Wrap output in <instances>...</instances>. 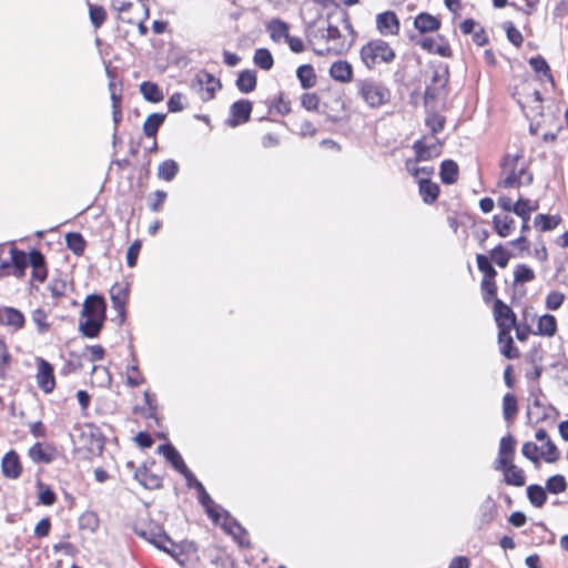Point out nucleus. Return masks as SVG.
Masks as SVG:
<instances>
[{
  "label": "nucleus",
  "mask_w": 568,
  "mask_h": 568,
  "mask_svg": "<svg viewBox=\"0 0 568 568\" xmlns=\"http://www.w3.org/2000/svg\"><path fill=\"white\" fill-rule=\"evenodd\" d=\"M413 149L416 152V162L432 160L442 152V146L437 139L429 144H426L423 140H418L414 143Z\"/></svg>",
  "instance_id": "4468645a"
},
{
  "label": "nucleus",
  "mask_w": 568,
  "mask_h": 568,
  "mask_svg": "<svg viewBox=\"0 0 568 568\" xmlns=\"http://www.w3.org/2000/svg\"><path fill=\"white\" fill-rule=\"evenodd\" d=\"M527 497L532 506L540 508L547 500L546 488L539 485H530L527 487Z\"/></svg>",
  "instance_id": "4c0bfd02"
},
{
  "label": "nucleus",
  "mask_w": 568,
  "mask_h": 568,
  "mask_svg": "<svg viewBox=\"0 0 568 568\" xmlns=\"http://www.w3.org/2000/svg\"><path fill=\"white\" fill-rule=\"evenodd\" d=\"M496 470H501L504 480L509 486L523 487L526 484V475L523 468L510 462L505 465H494Z\"/></svg>",
  "instance_id": "1a4fd4ad"
},
{
  "label": "nucleus",
  "mask_w": 568,
  "mask_h": 568,
  "mask_svg": "<svg viewBox=\"0 0 568 568\" xmlns=\"http://www.w3.org/2000/svg\"><path fill=\"white\" fill-rule=\"evenodd\" d=\"M237 89L243 93H250L256 88V72L253 70L241 71L236 80Z\"/></svg>",
  "instance_id": "c756f323"
},
{
  "label": "nucleus",
  "mask_w": 568,
  "mask_h": 568,
  "mask_svg": "<svg viewBox=\"0 0 568 568\" xmlns=\"http://www.w3.org/2000/svg\"><path fill=\"white\" fill-rule=\"evenodd\" d=\"M417 43L420 45V48H423L429 53H436L439 54L440 57L450 55V48L447 41H445V39L440 36L436 38L425 37L420 39Z\"/></svg>",
  "instance_id": "2eb2a0df"
},
{
  "label": "nucleus",
  "mask_w": 568,
  "mask_h": 568,
  "mask_svg": "<svg viewBox=\"0 0 568 568\" xmlns=\"http://www.w3.org/2000/svg\"><path fill=\"white\" fill-rule=\"evenodd\" d=\"M535 437L538 442L542 443V446L539 447L541 450V457L546 463L552 464L559 459V450L555 443L550 439L548 433L540 428L536 432Z\"/></svg>",
  "instance_id": "f8f14e48"
},
{
  "label": "nucleus",
  "mask_w": 568,
  "mask_h": 568,
  "mask_svg": "<svg viewBox=\"0 0 568 568\" xmlns=\"http://www.w3.org/2000/svg\"><path fill=\"white\" fill-rule=\"evenodd\" d=\"M503 410L505 419H511L517 413V400L516 397L507 393L503 398Z\"/></svg>",
  "instance_id": "3c124183"
},
{
  "label": "nucleus",
  "mask_w": 568,
  "mask_h": 568,
  "mask_svg": "<svg viewBox=\"0 0 568 568\" xmlns=\"http://www.w3.org/2000/svg\"><path fill=\"white\" fill-rule=\"evenodd\" d=\"M253 62L256 67L262 70L268 71L274 65V59L268 49L258 48L255 50L253 55Z\"/></svg>",
  "instance_id": "f704fd0d"
},
{
  "label": "nucleus",
  "mask_w": 568,
  "mask_h": 568,
  "mask_svg": "<svg viewBox=\"0 0 568 568\" xmlns=\"http://www.w3.org/2000/svg\"><path fill=\"white\" fill-rule=\"evenodd\" d=\"M458 165L453 160H445L440 165V179L445 184H453L457 181Z\"/></svg>",
  "instance_id": "72a5a7b5"
},
{
  "label": "nucleus",
  "mask_w": 568,
  "mask_h": 568,
  "mask_svg": "<svg viewBox=\"0 0 568 568\" xmlns=\"http://www.w3.org/2000/svg\"><path fill=\"white\" fill-rule=\"evenodd\" d=\"M478 270L483 273V280L495 278L497 275L496 270L489 262L488 257L484 254H477L476 256Z\"/></svg>",
  "instance_id": "49530a36"
},
{
  "label": "nucleus",
  "mask_w": 568,
  "mask_h": 568,
  "mask_svg": "<svg viewBox=\"0 0 568 568\" xmlns=\"http://www.w3.org/2000/svg\"><path fill=\"white\" fill-rule=\"evenodd\" d=\"M494 316L499 331H501V328H505V331H511L516 325L515 313L499 298H495Z\"/></svg>",
  "instance_id": "6e6552de"
},
{
  "label": "nucleus",
  "mask_w": 568,
  "mask_h": 568,
  "mask_svg": "<svg viewBox=\"0 0 568 568\" xmlns=\"http://www.w3.org/2000/svg\"><path fill=\"white\" fill-rule=\"evenodd\" d=\"M326 40L334 43V49L342 50L345 48V43L342 40L341 31L335 26H328L326 30Z\"/></svg>",
  "instance_id": "5fc2aeb1"
},
{
  "label": "nucleus",
  "mask_w": 568,
  "mask_h": 568,
  "mask_svg": "<svg viewBox=\"0 0 568 568\" xmlns=\"http://www.w3.org/2000/svg\"><path fill=\"white\" fill-rule=\"evenodd\" d=\"M529 65L532 68V70L536 73H541L547 80H549L551 83H554V79L550 73L549 64L542 57L538 55V57L530 58Z\"/></svg>",
  "instance_id": "37998d69"
},
{
  "label": "nucleus",
  "mask_w": 568,
  "mask_h": 568,
  "mask_svg": "<svg viewBox=\"0 0 568 568\" xmlns=\"http://www.w3.org/2000/svg\"><path fill=\"white\" fill-rule=\"evenodd\" d=\"M557 331V321L554 315L545 314L538 320V333L544 336H552Z\"/></svg>",
  "instance_id": "58836bf2"
},
{
  "label": "nucleus",
  "mask_w": 568,
  "mask_h": 568,
  "mask_svg": "<svg viewBox=\"0 0 568 568\" xmlns=\"http://www.w3.org/2000/svg\"><path fill=\"white\" fill-rule=\"evenodd\" d=\"M523 155L507 154L501 160V174L504 179L499 181L501 187H520L530 185L532 182V174L527 171L524 164L519 165Z\"/></svg>",
  "instance_id": "f257e3e1"
},
{
  "label": "nucleus",
  "mask_w": 568,
  "mask_h": 568,
  "mask_svg": "<svg viewBox=\"0 0 568 568\" xmlns=\"http://www.w3.org/2000/svg\"><path fill=\"white\" fill-rule=\"evenodd\" d=\"M358 94L371 108H378L387 103L390 99L389 90L372 80L357 81Z\"/></svg>",
  "instance_id": "20e7f679"
},
{
  "label": "nucleus",
  "mask_w": 568,
  "mask_h": 568,
  "mask_svg": "<svg viewBox=\"0 0 568 568\" xmlns=\"http://www.w3.org/2000/svg\"><path fill=\"white\" fill-rule=\"evenodd\" d=\"M135 479L148 489H156L162 485V478L148 471L146 469H138L134 474Z\"/></svg>",
  "instance_id": "7c9ffc66"
},
{
  "label": "nucleus",
  "mask_w": 568,
  "mask_h": 568,
  "mask_svg": "<svg viewBox=\"0 0 568 568\" xmlns=\"http://www.w3.org/2000/svg\"><path fill=\"white\" fill-rule=\"evenodd\" d=\"M165 114L163 113H152L150 114L143 123V133L149 136H155L159 128L164 123Z\"/></svg>",
  "instance_id": "473e14b6"
},
{
  "label": "nucleus",
  "mask_w": 568,
  "mask_h": 568,
  "mask_svg": "<svg viewBox=\"0 0 568 568\" xmlns=\"http://www.w3.org/2000/svg\"><path fill=\"white\" fill-rule=\"evenodd\" d=\"M538 209L537 203L521 196L514 203L513 213L516 215H531Z\"/></svg>",
  "instance_id": "a18cd8bd"
},
{
  "label": "nucleus",
  "mask_w": 568,
  "mask_h": 568,
  "mask_svg": "<svg viewBox=\"0 0 568 568\" xmlns=\"http://www.w3.org/2000/svg\"><path fill=\"white\" fill-rule=\"evenodd\" d=\"M301 103L307 111H315L318 108L320 99L315 93H304Z\"/></svg>",
  "instance_id": "774afa93"
},
{
  "label": "nucleus",
  "mask_w": 568,
  "mask_h": 568,
  "mask_svg": "<svg viewBox=\"0 0 568 568\" xmlns=\"http://www.w3.org/2000/svg\"><path fill=\"white\" fill-rule=\"evenodd\" d=\"M494 229L501 237H507L511 230L514 229L515 221L513 217L505 215V216H498L495 215L493 219Z\"/></svg>",
  "instance_id": "e433bc0d"
},
{
  "label": "nucleus",
  "mask_w": 568,
  "mask_h": 568,
  "mask_svg": "<svg viewBox=\"0 0 568 568\" xmlns=\"http://www.w3.org/2000/svg\"><path fill=\"white\" fill-rule=\"evenodd\" d=\"M251 112L252 103L248 100H241L234 102L231 106V125L236 126L239 124L247 122L250 120Z\"/></svg>",
  "instance_id": "dca6fc26"
},
{
  "label": "nucleus",
  "mask_w": 568,
  "mask_h": 568,
  "mask_svg": "<svg viewBox=\"0 0 568 568\" xmlns=\"http://www.w3.org/2000/svg\"><path fill=\"white\" fill-rule=\"evenodd\" d=\"M480 287L483 292V298L486 303H489L491 298L496 297L497 286L495 283V278L483 280Z\"/></svg>",
  "instance_id": "6e6d98bb"
},
{
  "label": "nucleus",
  "mask_w": 568,
  "mask_h": 568,
  "mask_svg": "<svg viewBox=\"0 0 568 568\" xmlns=\"http://www.w3.org/2000/svg\"><path fill=\"white\" fill-rule=\"evenodd\" d=\"M37 382L38 386L44 393H51L55 386L53 367L49 362L42 358L38 359Z\"/></svg>",
  "instance_id": "9d476101"
},
{
  "label": "nucleus",
  "mask_w": 568,
  "mask_h": 568,
  "mask_svg": "<svg viewBox=\"0 0 568 568\" xmlns=\"http://www.w3.org/2000/svg\"><path fill=\"white\" fill-rule=\"evenodd\" d=\"M39 486V501L42 505L51 506L55 501V494L49 486L43 485L42 483H38Z\"/></svg>",
  "instance_id": "4d7b16f0"
},
{
  "label": "nucleus",
  "mask_w": 568,
  "mask_h": 568,
  "mask_svg": "<svg viewBox=\"0 0 568 568\" xmlns=\"http://www.w3.org/2000/svg\"><path fill=\"white\" fill-rule=\"evenodd\" d=\"M505 30H506L508 40L517 48L520 47L524 41V38H523L520 31L517 28H515L511 22L505 23Z\"/></svg>",
  "instance_id": "13d9d810"
},
{
  "label": "nucleus",
  "mask_w": 568,
  "mask_h": 568,
  "mask_svg": "<svg viewBox=\"0 0 568 568\" xmlns=\"http://www.w3.org/2000/svg\"><path fill=\"white\" fill-rule=\"evenodd\" d=\"M510 332L511 331H505V328H501V331L498 333V344L500 347V353L505 357L514 359L519 356V352L514 345V339L510 335Z\"/></svg>",
  "instance_id": "5701e85b"
},
{
  "label": "nucleus",
  "mask_w": 568,
  "mask_h": 568,
  "mask_svg": "<svg viewBox=\"0 0 568 568\" xmlns=\"http://www.w3.org/2000/svg\"><path fill=\"white\" fill-rule=\"evenodd\" d=\"M67 246L74 254L81 255L85 248V241L80 233H69L65 236Z\"/></svg>",
  "instance_id": "c03bdc74"
},
{
  "label": "nucleus",
  "mask_w": 568,
  "mask_h": 568,
  "mask_svg": "<svg viewBox=\"0 0 568 568\" xmlns=\"http://www.w3.org/2000/svg\"><path fill=\"white\" fill-rule=\"evenodd\" d=\"M119 19L129 24L142 26L149 18V8L143 0H112Z\"/></svg>",
  "instance_id": "7ed1b4c3"
},
{
  "label": "nucleus",
  "mask_w": 568,
  "mask_h": 568,
  "mask_svg": "<svg viewBox=\"0 0 568 568\" xmlns=\"http://www.w3.org/2000/svg\"><path fill=\"white\" fill-rule=\"evenodd\" d=\"M11 262L16 268V275L22 276L28 266V255L17 248L10 250Z\"/></svg>",
  "instance_id": "79ce46f5"
},
{
  "label": "nucleus",
  "mask_w": 568,
  "mask_h": 568,
  "mask_svg": "<svg viewBox=\"0 0 568 568\" xmlns=\"http://www.w3.org/2000/svg\"><path fill=\"white\" fill-rule=\"evenodd\" d=\"M126 288L120 284H115L110 290V297L113 307L118 311L121 316V321L124 320V305L126 302Z\"/></svg>",
  "instance_id": "bb28decb"
},
{
  "label": "nucleus",
  "mask_w": 568,
  "mask_h": 568,
  "mask_svg": "<svg viewBox=\"0 0 568 568\" xmlns=\"http://www.w3.org/2000/svg\"><path fill=\"white\" fill-rule=\"evenodd\" d=\"M361 60L369 70L379 63H392L396 53L394 49L382 39H374L364 44L361 49Z\"/></svg>",
  "instance_id": "f03ea898"
},
{
  "label": "nucleus",
  "mask_w": 568,
  "mask_h": 568,
  "mask_svg": "<svg viewBox=\"0 0 568 568\" xmlns=\"http://www.w3.org/2000/svg\"><path fill=\"white\" fill-rule=\"evenodd\" d=\"M0 324L20 329L24 325V316L20 311L13 307H1Z\"/></svg>",
  "instance_id": "aec40b11"
},
{
  "label": "nucleus",
  "mask_w": 568,
  "mask_h": 568,
  "mask_svg": "<svg viewBox=\"0 0 568 568\" xmlns=\"http://www.w3.org/2000/svg\"><path fill=\"white\" fill-rule=\"evenodd\" d=\"M32 321L38 326L39 333H44L49 329V324L47 323V314L43 310L38 308L32 313Z\"/></svg>",
  "instance_id": "0e129e2a"
},
{
  "label": "nucleus",
  "mask_w": 568,
  "mask_h": 568,
  "mask_svg": "<svg viewBox=\"0 0 568 568\" xmlns=\"http://www.w3.org/2000/svg\"><path fill=\"white\" fill-rule=\"evenodd\" d=\"M104 321L82 316L79 323L80 332L87 337H97L103 326Z\"/></svg>",
  "instance_id": "cd10ccee"
},
{
  "label": "nucleus",
  "mask_w": 568,
  "mask_h": 568,
  "mask_svg": "<svg viewBox=\"0 0 568 568\" xmlns=\"http://www.w3.org/2000/svg\"><path fill=\"white\" fill-rule=\"evenodd\" d=\"M126 383L132 387H136L143 383V377L136 365H131L126 369Z\"/></svg>",
  "instance_id": "680f3d73"
},
{
  "label": "nucleus",
  "mask_w": 568,
  "mask_h": 568,
  "mask_svg": "<svg viewBox=\"0 0 568 568\" xmlns=\"http://www.w3.org/2000/svg\"><path fill=\"white\" fill-rule=\"evenodd\" d=\"M221 87L222 85L219 79L203 70L195 74V78L191 83L192 90L199 94L203 102L212 100Z\"/></svg>",
  "instance_id": "39448f33"
},
{
  "label": "nucleus",
  "mask_w": 568,
  "mask_h": 568,
  "mask_svg": "<svg viewBox=\"0 0 568 568\" xmlns=\"http://www.w3.org/2000/svg\"><path fill=\"white\" fill-rule=\"evenodd\" d=\"M534 223L542 232L551 231L560 223V217L557 215L538 214L535 216Z\"/></svg>",
  "instance_id": "ea45409f"
},
{
  "label": "nucleus",
  "mask_w": 568,
  "mask_h": 568,
  "mask_svg": "<svg viewBox=\"0 0 568 568\" xmlns=\"http://www.w3.org/2000/svg\"><path fill=\"white\" fill-rule=\"evenodd\" d=\"M135 532L138 536L142 537L158 549L176 558L174 550L170 547H175L174 542L161 528H150L142 530L135 529Z\"/></svg>",
  "instance_id": "423d86ee"
},
{
  "label": "nucleus",
  "mask_w": 568,
  "mask_h": 568,
  "mask_svg": "<svg viewBox=\"0 0 568 568\" xmlns=\"http://www.w3.org/2000/svg\"><path fill=\"white\" fill-rule=\"evenodd\" d=\"M521 453L527 459L532 462L536 467L539 466V459L542 458L541 450L535 443H532V442L525 443L523 445Z\"/></svg>",
  "instance_id": "09e8293b"
},
{
  "label": "nucleus",
  "mask_w": 568,
  "mask_h": 568,
  "mask_svg": "<svg viewBox=\"0 0 568 568\" xmlns=\"http://www.w3.org/2000/svg\"><path fill=\"white\" fill-rule=\"evenodd\" d=\"M296 75L304 89L313 88L316 84V75L313 67L310 64L301 65L296 71Z\"/></svg>",
  "instance_id": "c9c22d12"
},
{
  "label": "nucleus",
  "mask_w": 568,
  "mask_h": 568,
  "mask_svg": "<svg viewBox=\"0 0 568 568\" xmlns=\"http://www.w3.org/2000/svg\"><path fill=\"white\" fill-rule=\"evenodd\" d=\"M406 166H407V170L409 171V173L413 176L418 178L419 180H420V178L427 179V176L433 173V169L432 168H428V166H417L416 165V161L414 163L412 161H407L406 162Z\"/></svg>",
  "instance_id": "bf43d9fd"
},
{
  "label": "nucleus",
  "mask_w": 568,
  "mask_h": 568,
  "mask_svg": "<svg viewBox=\"0 0 568 568\" xmlns=\"http://www.w3.org/2000/svg\"><path fill=\"white\" fill-rule=\"evenodd\" d=\"M546 489L551 494H560L567 489V481L562 475H554L546 481Z\"/></svg>",
  "instance_id": "de8ad7c7"
},
{
  "label": "nucleus",
  "mask_w": 568,
  "mask_h": 568,
  "mask_svg": "<svg viewBox=\"0 0 568 568\" xmlns=\"http://www.w3.org/2000/svg\"><path fill=\"white\" fill-rule=\"evenodd\" d=\"M329 75L335 81L347 83L352 81L353 68L347 61H336L329 68Z\"/></svg>",
  "instance_id": "4be33fe9"
},
{
  "label": "nucleus",
  "mask_w": 568,
  "mask_h": 568,
  "mask_svg": "<svg viewBox=\"0 0 568 568\" xmlns=\"http://www.w3.org/2000/svg\"><path fill=\"white\" fill-rule=\"evenodd\" d=\"M179 172V164L174 160H166L159 165L158 175L164 181H172Z\"/></svg>",
  "instance_id": "a19ab883"
},
{
  "label": "nucleus",
  "mask_w": 568,
  "mask_h": 568,
  "mask_svg": "<svg viewBox=\"0 0 568 568\" xmlns=\"http://www.w3.org/2000/svg\"><path fill=\"white\" fill-rule=\"evenodd\" d=\"M184 95L180 92L172 94L168 101L170 112H180L184 109Z\"/></svg>",
  "instance_id": "338daca9"
},
{
  "label": "nucleus",
  "mask_w": 568,
  "mask_h": 568,
  "mask_svg": "<svg viewBox=\"0 0 568 568\" xmlns=\"http://www.w3.org/2000/svg\"><path fill=\"white\" fill-rule=\"evenodd\" d=\"M491 258L499 267H506L510 260V253L507 252L501 245H497L490 252Z\"/></svg>",
  "instance_id": "864d4df0"
},
{
  "label": "nucleus",
  "mask_w": 568,
  "mask_h": 568,
  "mask_svg": "<svg viewBox=\"0 0 568 568\" xmlns=\"http://www.w3.org/2000/svg\"><path fill=\"white\" fill-rule=\"evenodd\" d=\"M28 454L34 463L49 464L53 459L54 450L50 446L36 443L32 447H30Z\"/></svg>",
  "instance_id": "a878e982"
},
{
  "label": "nucleus",
  "mask_w": 568,
  "mask_h": 568,
  "mask_svg": "<svg viewBox=\"0 0 568 568\" xmlns=\"http://www.w3.org/2000/svg\"><path fill=\"white\" fill-rule=\"evenodd\" d=\"M266 31L268 32L270 38L276 43L286 41L290 36L288 24L278 18L271 19L266 23Z\"/></svg>",
  "instance_id": "a211bd4d"
},
{
  "label": "nucleus",
  "mask_w": 568,
  "mask_h": 568,
  "mask_svg": "<svg viewBox=\"0 0 568 568\" xmlns=\"http://www.w3.org/2000/svg\"><path fill=\"white\" fill-rule=\"evenodd\" d=\"M89 16L92 26L98 29L106 20V12L101 6L89 4Z\"/></svg>",
  "instance_id": "8fccbe9b"
},
{
  "label": "nucleus",
  "mask_w": 568,
  "mask_h": 568,
  "mask_svg": "<svg viewBox=\"0 0 568 568\" xmlns=\"http://www.w3.org/2000/svg\"><path fill=\"white\" fill-rule=\"evenodd\" d=\"M399 26V20L393 11H385L376 17V28L382 36H397Z\"/></svg>",
  "instance_id": "9b49d317"
},
{
  "label": "nucleus",
  "mask_w": 568,
  "mask_h": 568,
  "mask_svg": "<svg viewBox=\"0 0 568 568\" xmlns=\"http://www.w3.org/2000/svg\"><path fill=\"white\" fill-rule=\"evenodd\" d=\"M426 125L429 128L432 133H438L444 129L445 118L439 114H432L426 119Z\"/></svg>",
  "instance_id": "e2e57ef3"
},
{
  "label": "nucleus",
  "mask_w": 568,
  "mask_h": 568,
  "mask_svg": "<svg viewBox=\"0 0 568 568\" xmlns=\"http://www.w3.org/2000/svg\"><path fill=\"white\" fill-rule=\"evenodd\" d=\"M140 92L149 102L158 103L164 99L159 85L150 81H145L140 84Z\"/></svg>",
  "instance_id": "2f4dec72"
},
{
  "label": "nucleus",
  "mask_w": 568,
  "mask_h": 568,
  "mask_svg": "<svg viewBox=\"0 0 568 568\" xmlns=\"http://www.w3.org/2000/svg\"><path fill=\"white\" fill-rule=\"evenodd\" d=\"M158 452L163 454L168 462L174 467L179 473L186 471V465L184 464L180 453L170 444L160 445L158 447Z\"/></svg>",
  "instance_id": "b1692460"
},
{
  "label": "nucleus",
  "mask_w": 568,
  "mask_h": 568,
  "mask_svg": "<svg viewBox=\"0 0 568 568\" xmlns=\"http://www.w3.org/2000/svg\"><path fill=\"white\" fill-rule=\"evenodd\" d=\"M514 277L516 283H526L535 278V273L529 266L519 264L514 271Z\"/></svg>",
  "instance_id": "603ef678"
},
{
  "label": "nucleus",
  "mask_w": 568,
  "mask_h": 568,
  "mask_svg": "<svg viewBox=\"0 0 568 568\" xmlns=\"http://www.w3.org/2000/svg\"><path fill=\"white\" fill-rule=\"evenodd\" d=\"M106 305L104 298L100 295H90L85 298L82 308V316L97 320H105Z\"/></svg>",
  "instance_id": "ddd939ff"
},
{
  "label": "nucleus",
  "mask_w": 568,
  "mask_h": 568,
  "mask_svg": "<svg viewBox=\"0 0 568 568\" xmlns=\"http://www.w3.org/2000/svg\"><path fill=\"white\" fill-rule=\"evenodd\" d=\"M515 446L516 439L511 435L503 437L499 443L498 457L495 465H505L514 462Z\"/></svg>",
  "instance_id": "f3484780"
},
{
  "label": "nucleus",
  "mask_w": 568,
  "mask_h": 568,
  "mask_svg": "<svg viewBox=\"0 0 568 568\" xmlns=\"http://www.w3.org/2000/svg\"><path fill=\"white\" fill-rule=\"evenodd\" d=\"M140 250H141V242L139 240L134 241L128 248L126 264L129 267H134L136 265Z\"/></svg>",
  "instance_id": "69168bd1"
},
{
  "label": "nucleus",
  "mask_w": 568,
  "mask_h": 568,
  "mask_svg": "<svg viewBox=\"0 0 568 568\" xmlns=\"http://www.w3.org/2000/svg\"><path fill=\"white\" fill-rule=\"evenodd\" d=\"M1 468L6 477L18 478L22 470L18 454L13 450L7 453L2 458Z\"/></svg>",
  "instance_id": "6ab92c4d"
},
{
  "label": "nucleus",
  "mask_w": 568,
  "mask_h": 568,
  "mask_svg": "<svg viewBox=\"0 0 568 568\" xmlns=\"http://www.w3.org/2000/svg\"><path fill=\"white\" fill-rule=\"evenodd\" d=\"M197 499L199 503L204 507L207 516L214 523H217L219 516L221 515L219 511V509H221V506L214 503V500L211 498V496L207 494L204 487L199 489Z\"/></svg>",
  "instance_id": "393cba45"
},
{
  "label": "nucleus",
  "mask_w": 568,
  "mask_h": 568,
  "mask_svg": "<svg viewBox=\"0 0 568 568\" xmlns=\"http://www.w3.org/2000/svg\"><path fill=\"white\" fill-rule=\"evenodd\" d=\"M414 27L420 33L435 32L440 28V20L427 12H422L414 19Z\"/></svg>",
  "instance_id": "412c9836"
},
{
  "label": "nucleus",
  "mask_w": 568,
  "mask_h": 568,
  "mask_svg": "<svg viewBox=\"0 0 568 568\" xmlns=\"http://www.w3.org/2000/svg\"><path fill=\"white\" fill-rule=\"evenodd\" d=\"M448 83V71L446 67H437L433 70L430 83L425 91L426 99H437L444 92Z\"/></svg>",
  "instance_id": "0eeeda50"
},
{
  "label": "nucleus",
  "mask_w": 568,
  "mask_h": 568,
  "mask_svg": "<svg viewBox=\"0 0 568 568\" xmlns=\"http://www.w3.org/2000/svg\"><path fill=\"white\" fill-rule=\"evenodd\" d=\"M419 194L425 203L432 204L438 197L439 186L436 183L430 182L428 179L420 178Z\"/></svg>",
  "instance_id": "c85d7f7f"
},
{
  "label": "nucleus",
  "mask_w": 568,
  "mask_h": 568,
  "mask_svg": "<svg viewBox=\"0 0 568 568\" xmlns=\"http://www.w3.org/2000/svg\"><path fill=\"white\" fill-rule=\"evenodd\" d=\"M565 301V295L558 291H552L547 295L546 306L548 310H558Z\"/></svg>",
  "instance_id": "052dcab7"
}]
</instances>
